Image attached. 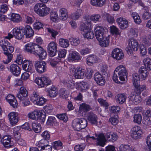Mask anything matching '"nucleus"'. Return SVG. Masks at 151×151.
Segmentation results:
<instances>
[{
    "mask_svg": "<svg viewBox=\"0 0 151 151\" xmlns=\"http://www.w3.org/2000/svg\"><path fill=\"white\" fill-rule=\"evenodd\" d=\"M25 51L36 56L38 55L40 59H44L46 56V52L39 45L29 43L25 45Z\"/></svg>",
    "mask_w": 151,
    "mask_h": 151,
    "instance_id": "nucleus-1",
    "label": "nucleus"
},
{
    "mask_svg": "<svg viewBox=\"0 0 151 151\" xmlns=\"http://www.w3.org/2000/svg\"><path fill=\"white\" fill-rule=\"evenodd\" d=\"M128 73L126 68L123 65L118 66L114 71L113 80L115 83H119L118 78L122 81H125L127 79Z\"/></svg>",
    "mask_w": 151,
    "mask_h": 151,
    "instance_id": "nucleus-2",
    "label": "nucleus"
},
{
    "mask_svg": "<svg viewBox=\"0 0 151 151\" xmlns=\"http://www.w3.org/2000/svg\"><path fill=\"white\" fill-rule=\"evenodd\" d=\"M34 11L40 16L43 17L47 15L50 11V9L42 3L36 4L34 7Z\"/></svg>",
    "mask_w": 151,
    "mask_h": 151,
    "instance_id": "nucleus-3",
    "label": "nucleus"
},
{
    "mask_svg": "<svg viewBox=\"0 0 151 151\" xmlns=\"http://www.w3.org/2000/svg\"><path fill=\"white\" fill-rule=\"evenodd\" d=\"M87 122L84 118H77L73 122L72 126L75 130L79 131L85 128L87 126Z\"/></svg>",
    "mask_w": 151,
    "mask_h": 151,
    "instance_id": "nucleus-4",
    "label": "nucleus"
},
{
    "mask_svg": "<svg viewBox=\"0 0 151 151\" xmlns=\"http://www.w3.org/2000/svg\"><path fill=\"white\" fill-rule=\"evenodd\" d=\"M138 48V42L134 39H131L128 41V46L125 49L128 53L131 54L133 51H137Z\"/></svg>",
    "mask_w": 151,
    "mask_h": 151,
    "instance_id": "nucleus-5",
    "label": "nucleus"
},
{
    "mask_svg": "<svg viewBox=\"0 0 151 151\" xmlns=\"http://www.w3.org/2000/svg\"><path fill=\"white\" fill-rule=\"evenodd\" d=\"M35 82L40 87H44L45 85H48L51 83V81L49 78L46 77H43L40 78H36L35 80Z\"/></svg>",
    "mask_w": 151,
    "mask_h": 151,
    "instance_id": "nucleus-6",
    "label": "nucleus"
},
{
    "mask_svg": "<svg viewBox=\"0 0 151 151\" xmlns=\"http://www.w3.org/2000/svg\"><path fill=\"white\" fill-rule=\"evenodd\" d=\"M24 27H15L13 29V35L16 38L19 40L22 39L25 35Z\"/></svg>",
    "mask_w": 151,
    "mask_h": 151,
    "instance_id": "nucleus-7",
    "label": "nucleus"
},
{
    "mask_svg": "<svg viewBox=\"0 0 151 151\" xmlns=\"http://www.w3.org/2000/svg\"><path fill=\"white\" fill-rule=\"evenodd\" d=\"M95 30V36L96 39L98 41H101L102 39L106 36L104 33V28L102 27L98 26L96 27Z\"/></svg>",
    "mask_w": 151,
    "mask_h": 151,
    "instance_id": "nucleus-8",
    "label": "nucleus"
},
{
    "mask_svg": "<svg viewBox=\"0 0 151 151\" xmlns=\"http://www.w3.org/2000/svg\"><path fill=\"white\" fill-rule=\"evenodd\" d=\"M46 63L44 61H37L35 64L37 71L39 73H42L46 70Z\"/></svg>",
    "mask_w": 151,
    "mask_h": 151,
    "instance_id": "nucleus-9",
    "label": "nucleus"
},
{
    "mask_svg": "<svg viewBox=\"0 0 151 151\" xmlns=\"http://www.w3.org/2000/svg\"><path fill=\"white\" fill-rule=\"evenodd\" d=\"M57 45L54 42H52L48 45V52L50 56L53 57L56 55L57 51Z\"/></svg>",
    "mask_w": 151,
    "mask_h": 151,
    "instance_id": "nucleus-10",
    "label": "nucleus"
},
{
    "mask_svg": "<svg viewBox=\"0 0 151 151\" xmlns=\"http://www.w3.org/2000/svg\"><path fill=\"white\" fill-rule=\"evenodd\" d=\"M111 56L112 57L116 60H120L123 58L124 54L122 50L119 48H116L113 50Z\"/></svg>",
    "mask_w": 151,
    "mask_h": 151,
    "instance_id": "nucleus-11",
    "label": "nucleus"
},
{
    "mask_svg": "<svg viewBox=\"0 0 151 151\" xmlns=\"http://www.w3.org/2000/svg\"><path fill=\"white\" fill-rule=\"evenodd\" d=\"M70 70L73 73L75 72L74 75L76 78L80 79L83 78L85 73L84 70V69L78 68L75 69V68H71Z\"/></svg>",
    "mask_w": 151,
    "mask_h": 151,
    "instance_id": "nucleus-12",
    "label": "nucleus"
},
{
    "mask_svg": "<svg viewBox=\"0 0 151 151\" xmlns=\"http://www.w3.org/2000/svg\"><path fill=\"white\" fill-rule=\"evenodd\" d=\"M139 94H140L136 93V92L134 91L132 92L130 96V101H132L134 104L136 105L140 103L142 101V99Z\"/></svg>",
    "mask_w": 151,
    "mask_h": 151,
    "instance_id": "nucleus-13",
    "label": "nucleus"
},
{
    "mask_svg": "<svg viewBox=\"0 0 151 151\" xmlns=\"http://www.w3.org/2000/svg\"><path fill=\"white\" fill-rule=\"evenodd\" d=\"M18 116V113L14 112H11L8 114V117L12 125L16 124L18 122L19 119Z\"/></svg>",
    "mask_w": 151,
    "mask_h": 151,
    "instance_id": "nucleus-14",
    "label": "nucleus"
},
{
    "mask_svg": "<svg viewBox=\"0 0 151 151\" xmlns=\"http://www.w3.org/2000/svg\"><path fill=\"white\" fill-rule=\"evenodd\" d=\"M97 119L98 118L96 114L91 112L88 113L87 116V119L88 121L92 124H97Z\"/></svg>",
    "mask_w": 151,
    "mask_h": 151,
    "instance_id": "nucleus-15",
    "label": "nucleus"
},
{
    "mask_svg": "<svg viewBox=\"0 0 151 151\" xmlns=\"http://www.w3.org/2000/svg\"><path fill=\"white\" fill-rule=\"evenodd\" d=\"M11 137L9 135L4 136L1 140V143L5 147H9L11 146Z\"/></svg>",
    "mask_w": 151,
    "mask_h": 151,
    "instance_id": "nucleus-16",
    "label": "nucleus"
},
{
    "mask_svg": "<svg viewBox=\"0 0 151 151\" xmlns=\"http://www.w3.org/2000/svg\"><path fill=\"white\" fill-rule=\"evenodd\" d=\"M10 68L11 72L15 76H18L20 73L21 68L17 65L12 64Z\"/></svg>",
    "mask_w": 151,
    "mask_h": 151,
    "instance_id": "nucleus-17",
    "label": "nucleus"
},
{
    "mask_svg": "<svg viewBox=\"0 0 151 151\" xmlns=\"http://www.w3.org/2000/svg\"><path fill=\"white\" fill-rule=\"evenodd\" d=\"M94 79L96 83L100 85L104 84L105 80L103 76L99 73H96L94 75Z\"/></svg>",
    "mask_w": 151,
    "mask_h": 151,
    "instance_id": "nucleus-18",
    "label": "nucleus"
},
{
    "mask_svg": "<svg viewBox=\"0 0 151 151\" xmlns=\"http://www.w3.org/2000/svg\"><path fill=\"white\" fill-rule=\"evenodd\" d=\"M97 144L101 147H104L105 145L106 141L105 136L104 134L101 133L98 135L96 138Z\"/></svg>",
    "mask_w": 151,
    "mask_h": 151,
    "instance_id": "nucleus-19",
    "label": "nucleus"
},
{
    "mask_svg": "<svg viewBox=\"0 0 151 151\" xmlns=\"http://www.w3.org/2000/svg\"><path fill=\"white\" fill-rule=\"evenodd\" d=\"M116 22L122 29H124L128 26V22L125 18L122 17L118 18L116 19Z\"/></svg>",
    "mask_w": 151,
    "mask_h": 151,
    "instance_id": "nucleus-20",
    "label": "nucleus"
},
{
    "mask_svg": "<svg viewBox=\"0 0 151 151\" xmlns=\"http://www.w3.org/2000/svg\"><path fill=\"white\" fill-rule=\"evenodd\" d=\"M139 74L141 79L145 80L148 76L149 73L145 68L142 66L139 68Z\"/></svg>",
    "mask_w": 151,
    "mask_h": 151,
    "instance_id": "nucleus-21",
    "label": "nucleus"
},
{
    "mask_svg": "<svg viewBox=\"0 0 151 151\" xmlns=\"http://www.w3.org/2000/svg\"><path fill=\"white\" fill-rule=\"evenodd\" d=\"M25 35L26 38H29L32 37L34 35V32L31 27L29 25H27L24 27Z\"/></svg>",
    "mask_w": 151,
    "mask_h": 151,
    "instance_id": "nucleus-22",
    "label": "nucleus"
},
{
    "mask_svg": "<svg viewBox=\"0 0 151 151\" xmlns=\"http://www.w3.org/2000/svg\"><path fill=\"white\" fill-rule=\"evenodd\" d=\"M22 67L23 70L28 72H32L34 68L32 63L29 61L23 63Z\"/></svg>",
    "mask_w": 151,
    "mask_h": 151,
    "instance_id": "nucleus-23",
    "label": "nucleus"
},
{
    "mask_svg": "<svg viewBox=\"0 0 151 151\" xmlns=\"http://www.w3.org/2000/svg\"><path fill=\"white\" fill-rule=\"evenodd\" d=\"M92 109L90 106L85 103L80 105L79 111L80 112L86 113Z\"/></svg>",
    "mask_w": 151,
    "mask_h": 151,
    "instance_id": "nucleus-24",
    "label": "nucleus"
},
{
    "mask_svg": "<svg viewBox=\"0 0 151 151\" xmlns=\"http://www.w3.org/2000/svg\"><path fill=\"white\" fill-rule=\"evenodd\" d=\"M106 0H91V4L93 6L98 7H102L104 5Z\"/></svg>",
    "mask_w": 151,
    "mask_h": 151,
    "instance_id": "nucleus-25",
    "label": "nucleus"
},
{
    "mask_svg": "<svg viewBox=\"0 0 151 151\" xmlns=\"http://www.w3.org/2000/svg\"><path fill=\"white\" fill-rule=\"evenodd\" d=\"M40 111L37 110H35L30 112L28 114L29 118L34 120H38L39 115H40Z\"/></svg>",
    "mask_w": 151,
    "mask_h": 151,
    "instance_id": "nucleus-26",
    "label": "nucleus"
},
{
    "mask_svg": "<svg viewBox=\"0 0 151 151\" xmlns=\"http://www.w3.org/2000/svg\"><path fill=\"white\" fill-rule=\"evenodd\" d=\"M106 137L109 141L113 142L116 141L117 139V136L112 132H109L106 133Z\"/></svg>",
    "mask_w": 151,
    "mask_h": 151,
    "instance_id": "nucleus-27",
    "label": "nucleus"
},
{
    "mask_svg": "<svg viewBox=\"0 0 151 151\" xmlns=\"http://www.w3.org/2000/svg\"><path fill=\"white\" fill-rule=\"evenodd\" d=\"M127 97L124 93L119 94L116 97V101L117 103L121 104L126 101Z\"/></svg>",
    "mask_w": 151,
    "mask_h": 151,
    "instance_id": "nucleus-28",
    "label": "nucleus"
},
{
    "mask_svg": "<svg viewBox=\"0 0 151 151\" xmlns=\"http://www.w3.org/2000/svg\"><path fill=\"white\" fill-rule=\"evenodd\" d=\"M69 59L70 60H78L80 59L79 54L75 51H72L70 54Z\"/></svg>",
    "mask_w": 151,
    "mask_h": 151,
    "instance_id": "nucleus-29",
    "label": "nucleus"
},
{
    "mask_svg": "<svg viewBox=\"0 0 151 151\" xmlns=\"http://www.w3.org/2000/svg\"><path fill=\"white\" fill-rule=\"evenodd\" d=\"M97 60L96 56L93 55H89L86 59L87 63L88 65H91L93 63H95Z\"/></svg>",
    "mask_w": 151,
    "mask_h": 151,
    "instance_id": "nucleus-30",
    "label": "nucleus"
},
{
    "mask_svg": "<svg viewBox=\"0 0 151 151\" xmlns=\"http://www.w3.org/2000/svg\"><path fill=\"white\" fill-rule=\"evenodd\" d=\"M100 45L102 47H106L108 46L109 43V37L106 36L102 39L101 41H99Z\"/></svg>",
    "mask_w": 151,
    "mask_h": 151,
    "instance_id": "nucleus-31",
    "label": "nucleus"
},
{
    "mask_svg": "<svg viewBox=\"0 0 151 151\" xmlns=\"http://www.w3.org/2000/svg\"><path fill=\"white\" fill-rule=\"evenodd\" d=\"M4 54L7 57V59H4L3 60V62L5 64H7L9 63L13 58V55L11 53H9L7 51H4Z\"/></svg>",
    "mask_w": 151,
    "mask_h": 151,
    "instance_id": "nucleus-32",
    "label": "nucleus"
},
{
    "mask_svg": "<svg viewBox=\"0 0 151 151\" xmlns=\"http://www.w3.org/2000/svg\"><path fill=\"white\" fill-rule=\"evenodd\" d=\"M137 86H134L135 88L134 92H135L136 93L140 94L142 91L146 89V87L145 85H140L138 83Z\"/></svg>",
    "mask_w": 151,
    "mask_h": 151,
    "instance_id": "nucleus-33",
    "label": "nucleus"
},
{
    "mask_svg": "<svg viewBox=\"0 0 151 151\" xmlns=\"http://www.w3.org/2000/svg\"><path fill=\"white\" fill-rule=\"evenodd\" d=\"M82 14V10L80 9H78L75 12L72 14L70 17L73 19L76 20L81 16Z\"/></svg>",
    "mask_w": 151,
    "mask_h": 151,
    "instance_id": "nucleus-34",
    "label": "nucleus"
},
{
    "mask_svg": "<svg viewBox=\"0 0 151 151\" xmlns=\"http://www.w3.org/2000/svg\"><path fill=\"white\" fill-rule=\"evenodd\" d=\"M11 20L15 22H19L22 21V18L18 14L12 13L11 16Z\"/></svg>",
    "mask_w": 151,
    "mask_h": 151,
    "instance_id": "nucleus-35",
    "label": "nucleus"
},
{
    "mask_svg": "<svg viewBox=\"0 0 151 151\" xmlns=\"http://www.w3.org/2000/svg\"><path fill=\"white\" fill-rule=\"evenodd\" d=\"M60 19L64 20H66L68 17L67 10L65 8H63L60 9Z\"/></svg>",
    "mask_w": 151,
    "mask_h": 151,
    "instance_id": "nucleus-36",
    "label": "nucleus"
},
{
    "mask_svg": "<svg viewBox=\"0 0 151 151\" xmlns=\"http://www.w3.org/2000/svg\"><path fill=\"white\" fill-rule=\"evenodd\" d=\"M86 25V24L83 23L81 24L80 27V30L85 32H87L89 29V27H90L91 26V23L90 22L87 23Z\"/></svg>",
    "mask_w": 151,
    "mask_h": 151,
    "instance_id": "nucleus-37",
    "label": "nucleus"
},
{
    "mask_svg": "<svg viewBox=\"0 0 151 151\" xmlns=\"http://www.w3.org/2000/svg\"><path fill=\"white\" fill-rule=\"evenodd\" d=\"M32 126L33 130L35 132L38 133L41 131V127L40 124L37 123L33 122Z\"/></svg>",
    "mask_w": 151,
    "mask_h": 151,
    "instance_id": "nucleus-38",
    "label": "nucleus"
},
{
    "mask_svg": "<svg viewBox=\"0 0 151 151\" xmlns=\"http://www.w3.org/2000/svg\"><path fill=\"white\" fill-rule=\"evenodd\" d=\"M52 145L53 148L57 150L62 148L63 144L60 140L55 141L52 143Z\"/></svg>",
    "mask_w": 151,
    "mask_h": 151,
    "instance_id": "nucleus-39",
    "label": "nucleus"
},
{
    "mask_svg": "<svg viewBox=\"0 0 151 151\" xmlns=\"http://www.w3.org/2000/svg\"><path fill=\"white\" fill-rule=\"evenodd\" d=\"M59 44L60 46L64 48H67L69 45V41L66 39H60L59 40Z\"/></svg>",
    "mask_w": 151,
    "mask_h": 151,
    "instance_id": "nucleus-40",
    "label": "nucleus"
},
{
    "mask_svg": "<svg viewBox=\"0 0 151 151\" xmlns=\"http://www.w3.org/2000/svg\"><path fill=\"white\" fill-rule=\"evenodd\" d=\"M49 93L50 96L51 97H55L58 94L56 88L54 86L49 88Z\"/></svg>",
    "mask_w": 151,
    "mask_h": 151,
    "instance_id": "nucleus-41",
    "label": "nucleus"
},
{
    "mask_svg": "<svg viewBox=\"0 0 151 151\" xmlns=\"http://www.w3.org/2000/svg\"><path fill=\"white\" fill-rule=\"evenodd\" d=\"M147 69L149 70H151V59L149 58H145L143 61Z\"/></svg>",
    "mask_w": 151,
    "mask_h": 151,
    "instance_id": "nucleus-42",
    "label": "nucleus"
},
{
    "mask_svg": "<svg viewBox=\"0 0 151 151\" xmlns=\"http://www.w3.org/2000/svg\"><path fill=\"white\" fill-rule=\"evenodd\" d=\"M60 96L64 99H66L68 97L69 93L68 91L65 89H62L59 91Z\"/></svg>",
    "mask_w": 151,
    "mask_h": 151,
    "instance_id": "nucleus-43",
    "label": "nucleus"
},
{
    "mask_svg": "<svg viewBox=\"0 0 151 151\" xmlns=\"http://www.w3.org/2000/svg\"><path fill=\"white\" fill-rule=\"evenodd\" d=\"M142 116L140 114H134V122L138 124H141L142 120Z\"/></svg>",
    "mask_w": 151,
    "mask_h": 151,
    "instance_id": "nucleus-44",
    "label": "nucleus"
},
{
    "mask_svg": "<svg viewBox=\"0 0 151 151\" xmlns=\"http://www.w3.org/2000/svg\"><path fill=\"white\" fill-rule=\"evenodd\" d=\"M132 82L133 85L134 86H137L138 83L139 81V80L138 75L137 73H134L133 74Z\"/></svg>",
    "mask_w": 151,
    "mask_h": 151,
    "instance_id": "nucleus-45",
    "label": "nucleus"
},
{
    "mask_svg": "<svg viewBox=\"0 0 151 151\" xmlns=\"http://www.w3.org/2000/svg\"><path fill=\"white\" fill-rule=\"evenodd\" d=\"M63 82L64 84H67V87L69 89H73L74 87V84L72 82L71 80L69 81L65 80Z\"/></svg>",
    "mask_w": 151,
    "mask_h": 151,
    "instance_id": "nucleus-46",
    "label": "nucleus"
},
{
    "mask_svg": "<svg viewBox=\"0 0 151 151\" xmlns=\"http://www.w3.org/2000/svg\"><path fill=\"white\" fill-rule=\"evenodd\" d=\"M71 44L73 46H77L80 43V41L78 39L71 37L69 39Z\"/></svg>",
    "mask_w": 151,
    "mask_h": 151,
    "instance_id": "nucleus-47",
    "label": "nucleus"
},
{
    "mask_svg": "<svg viewBox=\"0 0 151 151\" xmlns=\"http://www.w3.org/2000/svg\"><path fill=\"white\" fill-rule=\"evenodd\" d=\"M20 128L19 126H17L16 128H15L14 130V136L16 141L20 138V134L17 130V129H19Z\"/></svg>",
    "mask_w": 151,
    "mask_h": 151,
    "instance_id": "nucleus-48",
    "label": "nucleus"
},
{
    "mask_svg": "<svg viewBox=\"0 0 151 151\" xmlns=\"http://www.w3.org/2000/svg\"><path fill=\"white\" fill-rule=\"evenodd\" d=\"M39 98V96L38 93L35 91L33 92L30 99L32 102L34 103H36V102L38 100Z\"/></svg>",
    "mask_w": 151,
    "mask_h": 151,
    "instance_id": "nucleus-49",
    "label": "nucleus"
},
{
    "mask_svg": "<svg viewBox=\"0 0 151 151\" xmlns=\"http://www.w3.org/2000/svg\"><path fill=\"white\" fill-rule=\"evenodd\" d=\"M142 17L145 20L148 19L151 17V13L148 10H145L142 14Z\"/></svg>",
    "mask_w": 151,
    "mask_h": 151,
    "instance_id": "nucleus-50",
    "label": "nucleus"
},
{
    "mask_svg": "<svg viewBox=\"0 0 151 151\" xmlns=\"http://www.w3.org/2000/svg\"><path fill=\"white\" fill-rule=\"evenodd\" d=\"M142 134V131H139L137 132L132 133L131 136L134 139H137L141 138Z\"/></svg>",
    "mask_w": 151,
    "mask_h": 151,
    "instance_id": "nucleus-51",
    "label": "nucleus"
},
{
    "mask_svg": "<svg viewBox=\"0 0 151 151\" xmlns=\"http://www.w3.org/2000/svg\"><path fill=\"white\" fill-rule=\"evenodd\" d=\"M120 110V107L118 106H111L110 108V111L111 112V115L113 113H117Z\"/></svg>",
    "mask_w": 151,
    "mask_h": 151,
    "instance_id": "nucleus-52",
    "label": "nucleus"
},
{
    "mask_svg": "<svg viewBox=\"0 0 151 151\" xmlns=\"http://www.w3.org/2000/svg\"><path fill=\"white\" fill-rule=\"evenodd\" d=\"M142 123L145 125L147 126L151 125V117L150 118L147 116H145L143 119Z\"/></svg>",
    "mask_w": 151,
    "mask_h": 151,
    "instance_id": "nucleus-53",
    "label": "nucleus"
},
{
    "mask_svg": "<svg viewBox=\"0 0 151 151\" xmlns=\"http://www.w3.org/2000/svg\"><path fill=\"white\" fill-rule=\"evenodd\" d=\"M33 27L35 29L39 30L43 28V25L41 22H37L34 23L33 24Z\"/></svg>",
    "mask_w": 151,
    "mask_h": 151,
    "instance_id": "nucleus-54",
    "label": "nucleus"
},
{
    "mask_svg": "<svg viewBox=\"0 0 151 151\" xmlns=\"http://www.w3.org/2000/svg\"><path fill=\"white\" fill-rule=\"evenodd\" d=\"M120 151H130V146L127 145H122L119 147Z\"/></svg>",
    "mask_w": 151,
    "mask_h": 151,
    "instance_id": "nucleus-55",
    "label": "nucleus"
},
{
    "mask_svg": "<svg viewBox=\"0 0 151 151\" xmlns=\"http://www.w3.org/2000/svg\"><path fill=\"white\" fill-rule=\"evenodd\" d=\"M111 32L113 34H115L116 35H119L120 33L119 32L118 29L115 26H112L110 27Z\"/></svg>",
    "mask_w": 151,
    "mask_h": 151,
    "instance_id": "nucleus-56",
    "label": "nucleus"
},
{
    "mask_svg": "<svg viewBox=\"0 0 151 151\" xmlns=\"http://www.w3.org/2000/svg\"><path fill=\"white\" fill-rule=\"evenodd\" d=\"M46 29L48 32L51 34L52 37H53L55 38L56 36L58 34V33L57 31L54 30L51 28H47Z\"/></svg>",
    "mask_w": 151,
    "mask_h": 151,
    "instance_id": "nucleus-57",
    "label": "nucleus"
},
{
    "mask_svg": "<svg viewBox=\"0 0 151 151\" xmlns=\"http://www.w3.org/2000/svg\"><path fill=\"white\" fill-rule=\"evenodd\" d=\"M8 10V6L6 4L1 5L0 7V12L4 13Z\"/></svg>",
    "mask_w": 151,
    "mask_h": 151,
    "instance_id": "nucleus-58",
    "label": "nucleus"
},
{
    "mask_svg": "<svg viewBox=\"0 0 151 151\" xmlns=\"http://www.w3.org/2000/svg\"><path fill=\"white\" fill-rule=\"evenodd\" d=\"M66 50L65 49L60 50L58 51V56L61 58H64L66 55Z\"/></svg>",
    "mask_w": 151,
    "mask_h": 151,
    "instance_id": "nucleus-59",
    "label": "nucleus"
},
{
    "mask_svg": "<svg viewBox=\"0 0 151 151\" xmlns=\"http://www.w3.org/2000/svg\"><path fill=\"white\" fill-rule=\"evenodd\" d=\"M44 108L45 111L48 113H50L52 112L53 109L52 106L50 104L45 106Z\"/></svg>",
    "mask_w": 151,
    "mask_h": 151,
    "instance_id": "nucleus-60",
    "label": "nucleus"
},
{
    "mask_svg": "<svg viewBox=\"0 0 151 151\" xmlns=\"http://www.w3.org/2000/svg\"><path fill=\"white\" fill-rule=\"evenodd\" d=\"M85 148L84 144L76 145L74 147V149L76 151H82Z\"/></svg>",
    "mask_w": 151,
    "mask_h": 151,
    "instance_id": "nucleus-61",
    "label": "nucleus"
},
{
    "mask_svg": "<svg viewBox=\"0 0 151 151\" xmlns=\"http://www.w3.org/2000/svg\"><path fill=\"white\" fill-rule=\"evenodd\" d=\"M86 32V33H85L84 35V36L85 37L88 39H92L94 37V34L93 32L89 31Z\"/></svg>",
    "mask_w": 151,
    "mask_h": 151,
    "instance_id": "nucleus-62",
    "label": "nucleus"
},
{
    "mask_svg": "<svg viewBox=\"0 0 151 151\" xmlns=\"http://www.w3.org/2000/svg\"><path fill=\"white\" fill-rule=\"evenodd\" d=\"M47 100L43 97L39 98L38 100L35 103L37 105H42L46 102Z\"/></svg>",
    "mask_w": 151,
    "mask_h": 151,
    "instance_id": "nucleus-63",
    "label": "nucleus"
},
{
    "mask_svg": "<svg viewBox=\"0 0 151 151\" xmlns=\"http://www.w3.org/2000/svg\"><path fill=\"white\" fill-rule=\"evenodd\" d=\"M141 55L143 56L147 53L146 49L145 46L142 44H140L139 45Z\"/></svg>",
    "mask_w": 151,
    "mask_h": 151,
    "instance_id": "nucleus-64",
    "label": "nucleus"
}]
</instances>
